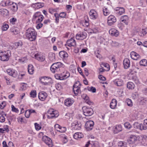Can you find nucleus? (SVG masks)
I'll return each mask as SVG.
<instances>
[{
  "instance_id": "bf43d9fd",
  "label": "nucleus",
  "mask_w": 147,
  "mask_h": 147,
  "mask_svg": "<svg viewBox=\"0 0 147 147\" xmlns=\"http://www.w3.org/2000/svg\"><path fill=\"white\" fill-rule=\"evenodd\" d=\"M98 78L100 80H102L104 81L106 80V78L101 75H98Z\"/></svg>"
},
{
  "instance_id": "e433bc0d",
  "label": "nucleus",
  "mask_w": 147,
  "mask_h": 147,
  "mask_svg": "<svg viewBox=\"0 0 147 147\" xmlns=\"http://www.w3.org/2000/svg\"><path fill=\"white\" fill-rule=\"evenodd\" d=\"M141 65L145 66L147 65V60L146 59L141 60L140 62Z\"/></svg>"
},
{
  "instance_id": "774afa93",
  "label": "nucleus",
  "mask_w": 147,
  "mask_h": 147,
  "mask_svg": "<svg viewBox=\"0 0 147 147\" xmlns=\"http://www.w3.org/2000/svg\"><path fill=\"white\" fill-rule=\"evenodd\" d=\"M3 147H9L7 144L6 142L5 141H4L3 142Z\"/></svg>"
},
{
  "instance_id": "338daca9",
  "label": "nucleus",
  "mask_w": 147,
  "mask_h": 147,
  "mask_svg": "<svg viewBox=\"0 0 147 147\" xmlns=\"http://www.w3.org/2000/svg\"><path fill=\"white\" fill-rule=\"evenodd\" d=\"M118 26L119 28L121 30H122L123 28V26L122 23H120L118 24Z\"/></svg>"
},
{
  "instance_id": "3c124183",
  "label": "nucleus",
  "mask_w": 147,
  "mask_h": 147,
  "mask_svg": "<svg viewBox=\"0 0 147 147\" xmlns=\"http://www.w3.org/2000/svg\"><path fill=\"white\" fill-rule=\"evenodd\" d=\"M55 78L57 80H63V78L62 76H61L59 74H56L55 75Z\"/></svg>"
},
{
  "instance_id": "9b49d317",
  "label": "nucleus",
  "mask_w": 147,
  "mask_h": 147,
  "mask_svg": "<svg viewBox=\"0 0 147 147\" xmlns=\"http://www.w3.org/2000/svg\"><path fill=\"white\" fill-rule=\"evenodd\" d=\"M90 18L92 19H95L98 17L97 12L93 9L91 10L89 12Z\"/></svg>"
},
{
  "instance_id": "c03bdc74",
  "label": "nucleus",
  "mask_w": 147,
  "mask_h": 147,
  "mask_svg": "<svg viewBox=\"0 0 147 147\" xmlns=\"http://www.w3.org/2000/svg\"><path fill=\"white\" fill-rule=\"evenodd\" d=\"M8 28L9 25L8 24H4L2 26L1 29L3 31H6L7 30Z\"/></svg>"
},
{
  "instance_id": "412c9836",
  "label": "nucleus",
  "mask_w": 147,
  "mask_h": 147,
  "mask_svg": "<svg viewBox=\"0 0 147 147\" xmlns=\"http://www.w3.org/2000/svg\"><path fill=\"white\" fill-rule=\"evenodd\" d=\"M82 125L80 122H76L72 124V127L75 130H79L81 129Z\"/></svg>"
},
{
  "instance_id": "a19ab883",
  "label": "nucleus",
  "mask_w": 147,
  "mask_h": 147,
  "mask_svg": "<svg viewBox=\"0 0 147 147\" xmlns=\"http://www.w3.org/2000/svg\"><path fill=\"white\" fill-rule=\"evenodd\" d=\"M34 5L37 8H40L44 6V4L43 3H35Z\"/></svg>"
},
{
  "instance_id": "bb28decb",
  "label": "nucleus",
  "mask_w": 147,
  "mask_h": 147,
  "mask_svg": "<svg viewBox=\"0 0 147 147\" xmlns=\"http://www.w3.org/2000/svg\"><path fill=\"white\" fill-rule=\"evenodd\" d=\"M117 104V101L115 99H113L111 102L110 106L112 109H115L116 106Z\"/></svg>"
},
{
  "instance_id": "de8ad7c7",
  "label": "nucleus",
  "mask_w": 147,
  "mask_h": 147,
  "mask_svg": "<svg viewBox=\"0 0 147 147\" xmlns=\"http://www.w3.org/2000/svg\"><path fill=\"white\" fill-rule=\"evenodd\" d=\"M17 75L18 73L17 71L16 70H13L12 72L11 73V75L10 76L13 77L15 78L17 76Z\"/></svg>"
},
{
  "instance_id": "b1692460",
  "label": "nucleus",
  "mask_w": 147,
  "mask_h": 147,
  "mask_svg": "<svg viewBox=\"0 0 147 147\" xmlns=\"http://www.w3.org/2000/svg\"><path fill=\"white\" fill-rule=\"evenodd\" d=\"M122 130V127L121 125H117L113 129V132L115 134H117L121 131Z\"/></svg>"
},
{
  "instance_id": "49530a36",
  "label": "nucleus",
  "mask_w": 147,
  "mask_h": 147,
  "mask_svg": "<svg viewBox=\"0 0 147 147\" xmlns=\"http://www.w3.org/2000/svg\"><path fill=\"white\" fill-rule=\"evenodd\" d=\"M100 51L99 50H97V51L95 52V55H96V57L97 58H99V59L101 58L102 56L101 55L99 54Z\"/></svg>"
},
{
  "instance_id": "c85d7f7f",
  "label": "nucleus",
  "mask_w": 147,
  "mask_h": 147,
  "mask_svg": "<svg viewBox=\"0 0 147 147\" xmlns=\"http://www.w3.org/2000/svg\"><path fill=\"white\" fill-rule=\"evenodd\" d=\"M147 33V28H143L138 32V34L140 36H143Z\"/></svg>"
},
{
  "instance_id": "dca6fc26",
  "label": "nucleus",
  "mask_w": 147,
  "mask_h": 147,
  "mask_svg": "<svg viewBox=\"0 0 147 147\" xmlns=\"http://www.w3.org/2000/svg\"><path fill=\"white\" fill-rule=\"evenodd\" d=\"M82 97L85 101V102L89 105L93 104V102L89 99V97L86 94H84L82 96Z\"/></svg>"
},
{
  "instance_id": "7ed1b4c3",
  "label": "nucleus",
  "mask_w": 147,
  "mask_h": 147,
  "mask_svg": "<svg viewBox=\"0 0 147 147\" xmlns=\"http://www.w3.org/2000/svg\"><path fill=\"white\" fill-rule=\"evenodd\" d=\"M133 126L135 128L139 129L141 130L146 129H147V119L144 120L143 124L135 123L133 124Z\"/></svg>"
},
{
  "instance_id": "f704fd0d",
  "label": "nucleus",
  "mask_w": 147,
  "mask_h": 147,
  "mask_svg": "<svg viewBox=\"0 0 147 147\" xmlns=\"http://www.w3.org/2000/svg\"><path fill=\"white\" fill-rule=\"evenodd\" d=\"M61 76L63 77L64 80L65 78L69 77L70 76V74L68 71H66L61 74Z\"/></svg>"
},
{
  "instance_id": "37998d69",
  "label": "nucleus",
  "mask_w": 147,
  "mask_h": 147,
  "mask_svg": "<svg viewBox=\"0 0 147 147\" xmlns=\"http://www.w3.org/2000/svg\"><path fill=\"white\" fill-rule=\"evenodd\" d=\"M30 97L34 98L36 97V90H32L30 93Z\"/></svg>"
},
{
  "instance_id": "a18cd8bd",
  "label": "nucleus",
  "mask_w": 147,
  "mask_h": 147,
  "mask_svg": "<svg viewBox=\"0 0 147 147\" xmlns=\"http://www.w3.org/2000/svg\"><path fill=\"white\" fill-rule=\"evenodd\" d=\"M125 127L128 129H130L131 127V125L128 122H126L124 124Z\"/></svg>"
},
{
  "instance_id": "603ef678",
  "label": "nucleus",
  "mask_w": 147,
  "mask_h": 147,
  "mask_svg": "<svg viewBox=\"0 0 147 147\" xmlns=\"http://www.w3.org/2000/svg\"><path fill=\"white\" fill-rule=\"evenodd\" d=\"M43 18L44 17L42 15L40 16L38 18V19L36 21V22L38 23L41 22L42 21Z\"/></svg>"
},
{
  "instance_id": "9d476101",
  "label": "nucleus",
  "mask_w": 147,
  "mask_h": 147,
  "mask_svg": "<svg viewBox=\"0 0 147 147\" xmlns=\"http://www.w3.org/2000/svg\"><path fill=\"white\" fill-rule=\"evenodd\" d=\"M87 36V34L86 32L84 31L80 32L76 35V38L77 39L79 40H82L85 38Z\"/></svg>"
},
{
  "instance_id": "052dcab7",
  "label": "nucleus",
  "mask_w": 147,
  "mask_h": 147,
  "mask_svg": "<svg viewBox=\"0 0 147 147\" xmlns=\"http://www.w3.org/2000/svg\"><path fill=\"white\" fill-rule=\"evenodd\" d=\"M3 115H2V116L0 117V122L1 123H3L5 121V118Z\"/></svg>"
},
{
  "instance_id": "a211bd4d",
  "label": "nucleus",
  "mask_w": 147,
  "mask_h": 147,
  "mask_svg": "<svg viewBox=\"0 0 147 147\" xmlns=\"http://www.w3.org/2000/svg\"><path fill=\"white\" fill-rule=\"evenodd\" d=\"M67 43L69 47L75 46L76 45L75 40L72 38H71L70 39L67 40Z\"/></svg>"
},
{
  "instance_id": "4be33fe9",
  "label": "nucleus",
  "mask_w": 147,
  "mask_h": 147,
  "mask_svg": "<svg viewBox=\"0 0 147 147\" xmlns=\"http://www.w3.org/2000/svg\"><path fill=\"white\" fill-rule=\"evenodd\" d=\"M137 140V137L134 135H131L128 140V141L130 144L135 143Z\"/></svg>"
},
{
  "instance_id": "6e6552de",
  "label": "nucleus",
  "mask_w": 147,
  "mask_h": 147,
  "mask_svg": "<svg viewBox=\"0 0 147 147\" xmlns=\"http://www.w3.org/2000/svg\"><path fill=\"white\" fill-rule=\"evenodd\" d=\"M117 21L116 18L113 15H111L108 18L107 23L109 26L113 25Z\"/></svg>"
},
{
  "instance_id": "0eeeda50",
  "label": "nucleus",
  "mask_w": 147,
  "mask_h": 147,
  "mask_svg": "<svg viewBox=\"0 0 147 147\" xmlns=\"http://www.w3.org/2000/svg\"><path fill=\"white\" fill-rule=\"evenodd\" d=\"M42 140L49 147H52L53 145L51 139L46 136H43Z\"/></svg>"
},
{
  "instance_id": "69168bd1",
  "label": "nucleus",
  "mask_w": 147,
  "mask_h": 147,
  "mask_svg": "<svg viewBox=\"0 0 147 147\" xmlns=\"http://www.w3.org/2000/svg\"><path fill=\"white\" fill-rule=\"evenodd\" d=\"M65 14L64 12L60 13L59 15V16L61 18H64L65 16Z\"/></svg>"
},
{
  "instance_id": "8fccbe9b",
  "label": "nucleus",
  "mask_w": 147,
  "mask_h": 147,
  "mask_svg": "<svg viewBox=\"0 0 147 147\" xmlns=\"http://www.w3.org/2000/svg\"><path fill=\"white\" fill-rule=\"evenodd\" d=\"M34 125L35 129L37 131L40 130L41 128V127L40 126L39 124L37 123H34Z\"/></svg>"
},
{
  "instance_id": "7c9ffc66",
  "label": "nucleus",
  "mask_w": 147,
  "mask_h": 147,
  "mask_svg": "<svg viewBox=\"0 0 147 147\" xmlns=\"http://www.w3.org/2000/svg\"><path fill=\"white\" fill-rule=\"evenodd\" d=\"M1 14L3 16H6L8 13V11L5 9H0Z\"/></svg>"
},
{
  "instance_id": "680f3d73",
  "label": "nucleus",
  "mask_w": 147,
  "mask_h": 147,
  "mask_svg": "<svg viewBox=\"0 0 147 147\" xmlns=\"http://www.w3.org/2000/svg\"><path fill=\"white\" fill-rule=\"evenodd\" d=\"M61 127V126L59 125L58 124H56L55 125V128L56 130H57L58 131L59 130Z\"/></svg>"
},
{
  "instance_id": "cd10ccee",
  "label": "nucleus",
  "mask_w": 147,
  "mask_h": 147,
  "mask_svg": "<svg viewBox=\"0 0 147 147\" xmlns=\"http://www.w3.org/2000/svg\"><path fill=\"white\" fill-rule=\"evenodd\" d=\"M80 87L78 85H76V84H74L73 86V90L76 95L78 94L79 92Z\"/></svg>"
},
{
  "instance_id": "72a5a7b5",
  "label": "nucleus",
  "mask_w": 147,
  "mask_h": 147,
  "mask_svg": "<svg viewBox=\"0 0 147 147\" xmlns=\"http://www.w3.org/2000/svg\"><path fill=\"white\" fill-rule=\"evenodd\" d=\"M34 70L33 66L31 64L28 65V73L30 74H32L34 73Z\"/></svg>"
},
{
  "instance_id": "20e7f679",
  "label": "nucleus",
  "mask_w": 147,
  "mask_h": 147,
  "mask_svg": "<svg viewBox=\"0 0 147 147\" xmlns=\"http://www.w3.org/2000/svg\"><path fill=\"white\" fill-rule=\"evenodd\" d=\"M59 115L58 111L54 110L53 109H50L48 111L47 113V118L49 119L57 117Z\"/></svg>"
},
{
  "instance_id": "e2e57ef3",
  "label": "nucleus",
  "mask_w": 147,
  "mask_h": 147,
  "mask_svg": "<svg viewBox=\"0 0 147 147\" xmlns=\"http://www.w3.org/2000/svg\"><path fill=\"white\" fill-rule=\"evenodd\" d=\"M13 70V69H7V72L9 75L10 76Z\"/></svg>"
},
{
  "instance_id": "c756f323",
  "label": "nucleus",
  "mask_w": 147,
  "mask_h": 147,
  "mask_svg": "<svg viewBox=\"0 0 147 147\" xmlns=\"http://www.w3.org/2000/svg\"><path fill=\"white\" fill-rule=\"evenodd\" d=\"M59 56L62 58L67 57L68 56L67 53L64 51H62L60 52L59 53Z\"/></svg>"
},
{
  "instance_id": "f3484780",
  "label": "nucleus",
  "mask_w": 147,
  "mask_h": 147,
  "mask_svg": "<svg viewBox=\"0 0 147 147\" xmlns=\"http://www.w3.org/2000/svg\"><path fill=\"white\" fill-rule=\"evenodd\" d=\"M74 102V101L73 99L68 98L65 100L64 104L66 106L70 107L73 104Z\"/></svg>"
},
{
  "instance_id": "f03ea898",
  "label": "nucleus",
  "mask_w": 147,
  "mask_h": 147,
  "mask_svg": "<svg viewBox=\"0 0 147 147\" xmlns=\"http://www.w3.org/2000/svg\"><path fill=\"white\" fill-rule=\"evenodd\" d=\"M62 64L60 62H58L53 63L51 67V70L53 73L59 72L60 68L62 67Z\"/></svg>"
},
{
  "instance_id": "13d9d810",
  "label": "nucleus",
  "mask_w": 147,
  "mask_h": 147,
  "mask_svg": "<svg viewBox=\"0 0 147 147\" xmlns=\"http://www.w3.org/2000/svg\"><path fill=\"white\" fill-rule=\"evenodd\" d=\"M11 107L12 108V111H14L16 113H18V110L17 109L15 108L13 105H11Z\"/></svg>"
},
{
  "instance_id": "c9c22d12",
  "label": "nucleus",
  "mask_w": 147,
  "mask_h": 147,
  "mask_svg": "<svg viewBox=\"0 0 147 147\" xmlns=\"http://www.w3.org/2000/svg\"><path fill=\"white\" fill-rule=\"evenodd\" d=\"M135 87V85L134 84L131 82H128L127 84V87L129 89H134Z\"/></svg>"
},
{
  "instance_id": "473e14b6",
  "label": "nucleus",
  "mask_w": 147,
  "mask_h": 147,
  "mask_svg": "<svg viewBox=\"0 0 147 147\" xmlns=\"http://www.w3.org/2000/svg\"><path fill=\"white\" fill-rule=\"evenodd\" d=\"M83 136V134L80 132L76 133L74 134L73 136L74 138L76 139H77L78 138H81Z\"/></svg>"
},
{
  "instance_id": "4468645a",
  "label": "nucleus",
  "mask_w": 147,
  "mask_h": 147,
  "mask_svg": "<svg viewBox=\"0 0 147 147\" xmlns=\"http://www.w3.org/2000/svg\"><path fill=\"white\" fill-rule=\"evenodd\" d=\"M109 33L112 36H117L119 34V31L115 28L111 29L109 31Z\"/></svg>"
},
{
  "instance_id": "ddd939ff",
  "label": "nucleus",
  "mask_w": 147,
  "mask_h": 147,
  "mask_svg": "<svg viewBox=\"0 0 147 147\" xmlns=\"http://www.w3.org/2000/svg\"><path fill=\"white\" fill-rule=\"evenodd\" d=\"M35 58L40 62L44 61L45 59V56L44 55H39L38 54H36L34 55Z\"/></svg>"
},
{
  "instance_id": "4d7b16f0",
  "label": "nucleus",
  "mask_w": 147,
  "mask_h": 147,
  "mask_svg": "<svg viewBox=\"0 0 147 147\" xmlns=\"http://www.w3.org/2000/svg\"><path fill=\"white\" fill-rule=\"evenodd\" d=\"M6 103L5 101L2 102H1V104L0 105V108L1 109H3L6 106Z\"/></svg>"
},
{
  "instance_id": "09e8293b",
  "label": "nucleus",
  "mask_w": 147,
  "mask_h": 147,
  "mask_svg": "<svg viewBox=\"0 0 147 147\" xmlns=\"http://www.w3.org/2000/svg\"><path fill=\"white\" fill-rule=\"evenodd\" d=\"M88 89L89 91L92 92L93 93H95L96 92V89L95 88L92 86L90 87H88Z\"/></svg>"
},
{
  "instance_id": "aec40b11",
  "label": "nucleus",
  "mask_w": 147,
  "mask_h": 147,
  "mask_svg": "<svg viewBox=\"0 0 147 147\" xmlns=\"http://www.w3.org/2000/svg\"><path fill=\"white\" fill-rule=\"evenodd\" d=\"M123 65L124 68L125 69L128 68L130 65V60L127 58L125 59L123 61Z\"/></svg>"
},
{
  "instance_id": "6ab92c4d",
  "label": "nucleus",
  "mask_w": 147,
  "mask_h": 147,
  "mask_svg": "<svg viewBox=\"0 0 147 147\" xmlns=\"http://www.w3.org/2000/svg\"><path fill=\"white\" fill-rule=\"evenodd\" d=\"M47 96V94L46 92H41L39 93L38 97L40 100L43 101L45 100Z\"/></svg>"
},
{
  "instance_id": "0e129e2a",
  "label": "nucleus",
  "mask_w": 147,
  "mask_h": 147,
  "mask_svg": "<svg viewBox=\"0 0 147 147\" xmlns=\"http://www.w3.org/2000/svg\"><path fill=\"white\" fill-rule=\"evenodd\" d=\"M43 24L41 23H39L37 24L36 26V28L37 29H39L42 27Z\"/></svg>"
},
{
  "instance_id": "5701e85b",
  "label": "nucleus",
  "mask_w": 147,
  "mask_h": 147,
  "mask_svg": "<svg viewBox=\"0 0 147 147\" xmlns=\"http://www.w3.org/2000/svg\"><path fill=\"white\" fill-rule=\"evenodd\" d=\"M10 31L13 35H16L20 33L19 29L16 27H13L10 29Z\"/></svg>"
},
{
  "instance_id": "ea45409f",
  "label": "nucleus",
  "mask_w": 147,
  "mask_h": 147,
  "mask_svg": "<svg viewBox=\"0 0 147 147\" xmlns=\"http://www.w3.org/2000/svg\"><path fill=\"white\" fill-rule=\"evenodd\" d=\"M126 102L127 103V105L129 107H131L133 106V103L131 100L129 98L126 99Z\"/></svg>"
},
{
  "instance_id": "58836bf2",
  "label": "nucleus",
  "mask_w": 147,
  "mask_h": 147,
  "mask_svg": "<svg viewBox=\"0 0 147 147\" xmlns=\"http://www.w3.org/2000/svg\"><path fill=\"white\" fill-rule=\"evenodd\" d=\"M41 15H41L40 12H36L33 16V20H35L36 18L39 17Z\"/></svg>"
},
{
  "instance_id": "1a4fd4ad",
  "label": "nucleus",
  "mask_w": 147,
  "mask_h": 147,
  "mask_svg": "<svg viewBox=\"0 0 147 147\" xmlns=\"http://www.w3.org/2000/svg\"><path fill=\"white\" fill-rule=\"evenodd\" d=\"M94 125V122L92 121H87L85 124V127L87 130H91L93 128Z\"/></svg>"
},
{
  "instance_id": "5fc2aeb1",
  "label": "nucleus",
  "mask_w": 147,
  "mask_h": 147,
  "mask_svg": "<svg viewBox=\"0 0 147 147\" xmlns=\"http://www.w3.org/2000/svg\"><path fill=\"white\" fill-rule=\"evenodd\" d=\"M14 45L16 46L15 49L19 47H21L22 45V43L21 42H16L14 44Z\"/></svg>"
},
{
  "instance_id": "4c0bfd02",
  "label": "nucleus",
  "mask_w": 147,
  "mask_h": 147,
  "mask_svg": "<svg viewBox=\"0 0 147 147\" xmlns=\"http://www.w3.org/2000/svg\"><path fill=\"white\" fill-rule=\"evenodd\" d=\"M103 13L104 16H107L110 14V12L106 8H104L103 9Z\"/></svg>"
},
{
  "instance_id": "2f4dec72",
  "label": "nucleus",
  "mask_w": 147,
  "mask_h": 147,
  "mask_svg": "<svg viewBox=\"0 0 147 147\" xmlns=\"http://www.w3.org/2000/svg\"><path fill=\"white\" fill-rule=\"evenodd\" d=\"M49 58L52 61H54L55 60V54L53 53H50L49 54Z\"/></svg>"
},
{
  "instance_id": "6e6d98bb",
  "label": "nucleus",
  "mask_w": 147,
  "mask_h": 147,
  "mask_svg": "<svg viewBox=\"0 0 147 147\" xmlns=\"http://www.w3.org/2000/svg\"><path fill=\"white\" fill-rule=\"evenodd\" d=\"M66 129L65 127H61L58 131L61 133L65 132L66 131Z\"/></svg>"
},
{
  "instance_id": "423d86ee",
  "label": "nucleus",
  "mask_w": 147,
  "mask_h": 147,
  "mask_svg": "<svg viewBox=\"0 0 147 147\" xmlns=\"http://www.w3.org/2000/svg\"><path fill=\"white\" fill-rule=\"evenodd\" d=\"M82 109L84 114L86 116H90L93 114V109L91 108L85 106L82 107Z\"/></svg>"
},
{
  "instance_id": "864d4df0",
  "label": "nucleus",
  "mask_w": 147,
  "mask_h": 147,
  "mask_svg": "<svg viewBox=\"0 0 147 147\" xmlns=\"http://www.w3.org/2000/svg\"><path fill=\"white\" fill-rule=\"evenodd\" d=\"M55 87L58 90H60L62 88V86L59 83L56 84Z\"/></svg>"
},
{
  "instance_id": "39448f33",
  "label": "nucleus",
  "mask_w": 147,
  "mask_h": 147,
  "mask_svg": "<svg viewBox=\"0 0 147 147\" xmlns=\"http://www.w3.org/2000/svg\"><path fill=\"white\" fill-rule=\"evenodd\" d=\"M8 51H0V59L3 61H6L9 59L10 55Z\"/></svg>"
},
{
  "instance_id": "f257e3e1",
  "label": "nucleus",
  "mask_w": 147,
  "mask_h": 147,
  "mask_svg": "<svg viewBox=\"0 0 147 147\" xmlns=\"http://www.w3.org/2000/svg\"><path fill=\"white\" fill-rule=\"evenodd\" d=\"M37 33L35 30L32 28L28 29L26 31V38L30 41H34L36 38Z\"/></svg>"
},
{
  "instance_id": "2eb2a0df",
  "label": "nucleus",
  "mask_w": 147,
  "mask_h": 147,
  "mask_svg": "<svg viewBox=\"0 0 147 147\" xmlns=\"http://www.w3.org/2000/svg\"><path fill=\"white\" fill-rule=\"evenodd\" d=\"M115 10L116 11V14L118 15H121L125 13V9L122 7H117Z\"/></svg>"
},
{
  "instance_id": "f8f14e48",
  "label": "nucleus",
  "mask_w": 147,
  "mask_h": 147,
  "mask_svg": "<svg viewBox=\"0 0 147 147\" xmlns=\"http://www.w3.org/2000/svg\"><path fill=\"white\" fill-rule=\"evenodd\" d=\"M49 79L47 77H42L40 78V82L43 85H47L49 84L48 80Z\"/></svg>"
},
{
  "instance_id": "a878e982",
  "label": "nucleus",
  "mask_w": 147,
  "mask_h": 147,
  "mask_svg": "<svg viewBox=\"0 0 147 147\" xmlns=\"http://www.w3.org/2000/svg\"><path fill=\"white\" fill-rule=\"evenodd\" d=\"M113 82L115 85L118 86H121L123 84V81L121 79H116Z\"/></svg>"
},
{
  "instance_id": "79ce46f5",
  "label": "nucleus",
  "mask_w": 147,
  "mask_h": 147,
  "mask_svg": "<svg viewBox=\"0 0 147 147\" xmlns=\"http://www.w3.org/2000/svg\"><path fill=\"white\" fill-rule=\"evenodd\" d=\"M118 145L120 147H126L127 144L125 142L120 141L119 142Z\"/></svg>"
},
{
  "instance_id": "393cba45",
  "label": "nucleus",
  "mask_w": 147,
  "mask_h": 147,
  "mask_svg": "<svg viewBox=\"0 0 147 147\" xmlns=\"http://www.w3.org/2000/svg\"><path fill=\"white\" fill-rule=\"evenodd\" d=\"M130 55L131 58L134 60H137L138 58L140 57L139 55L134 51L131 52Z\"/></svg>"
}]
</instances>
